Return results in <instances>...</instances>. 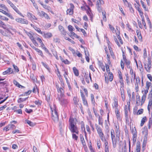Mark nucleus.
<instances>
[{"mask_svg": "<svg viewBox=\"0 0 152 152\" xmlns=\"http://www.w3.org/2000/svg\"><path fill=\"white\" fill-rule=\"evenodd\" d=\"M111 137L112 140V142L113 144V147L114 148L116 147V144L118 141H119L120 140V136L118 137L115 136V133L113 129L111 130Z\"/></svg>", "mask_w": 152, "mask_h": 152, "instance_id": "obj_1", "label": "nucleus"}, {"mask_svg": "<svg viewBox=\"0 0 152 152\" xmlns=\"http://www.w3.org/2000/svg\"><path fill=\"white\" fill-rule=\"evenodd\" d=\"M95 126L99 137L102 141H104L106 139L104 136V134L102 132L101 128L96 124H95Z\"/></svg>", "mask_w": 152, "mask_h": 152, "instance_id": "obj_2", "label": "nucleus"}, {"mask_svg": "<svg viewBox=\"0 0 152 152\" xmlns=\"http://www.w3.org/2000/svg\"><path fill=\"white\" fill-rule=\"evenodd\" d=\"M148 131L147 128H144L143 129V131L142 132V133L144 135V141L143 142L142 145V151H144L145 147H146V142H145V140H147L148 137Z\"/></svg>", "mask_w": 152, "mask_h": 152, "instance_id": "obj_3", "label": "nucleus"}, {"mask_svg": "<svg viewBox=\"0 0 152 152\" xmlns=\"http://www.w3.org/2000/svg\"><path fill=\"white\" fill-rule=\"evenodd\" d=\"M50 108L52 111V118L54 121H57L58 119V113L56 110V108L54 107L53 109H52L51 107Z\"/></svg>", "mask_w": 152, "mask_h": 152, "instance_id": "obj_4", "label": "nucleus"}, {"mask_svg": "<svg viewBox=\"0 0 152 152\" xmlns=\"http://www.w3.org/2000/svg\"><path fill=\"white\" fill-rule=\"evenodd\" d=\"M69 5L70 6V8L67 10L66 14L67 15H72L73 14L75 6L72 3L70 4Z\"/></svg>", "mask_w": 152, "mask_h": 152, "instance_id": "obj_5", "label": "nucleus"}, {"mask_svg": "<svg viewBox=\"0 0 152 152\" xmlns=\"http://www.w3.org/2000/svg\"><path fill=\"white\" fill-rule=\"evenodd\" d=\"M151 58L148 59V63L144 65V67L146 70L148 72H150V69L151 68Z\"/></svg>", "mask_w": 152, "mask_h": 152, "instance_id": "obj_6", "label": "nucleus"}, {"mask_svg": "<svg viewBox=\"0 0 152 152\" xmlns=\"http://www.w3.org/2000/svg\"><path fill=\"white\" fill-rule=\"evenodd\" d=\"M69 129L71 132L78 134V128L77 127L76 125L69 126Z\"/></svg>", "mask_w": 152, "mask_h": 152, "instance_id": "obj_7", "label": "nucleus"}, {"mask_svg": "<svg viewBox=\"0 0 152 152\" xmlns=\"http://www.w3.org/2000/svg\"><path fill=\"white\" fill-rule=\"evenodd\" d=\"M15 20L17 22L20 23H21L28 24V22L27 20L24 18H18L15 19Z\"/></svg>", "mask_w": 152, "mask_h": 152, "instance_id": "obj_8", "label": "nucleus"}, {"mask_svg": "<svg viewBox=\"0 0 152 152\" xmlns=\"http://www.w3.org/2000/svg\"><path fill=\"white\" fill-rule=\"evenodd\" d=\"M77 120L75 118L71 117L69 120V126L76 125Z\"/></svg>", "mask_w": 152, "mask_h": 152, "instance_id": "obj_9", "label": "nucleus"}, {"mask_svg": "<svg viewBox=\"0 0 152 152\" xmlns=\"http://www.w3.org/2000/svg\"><path fill=\"white\" fill-rule=\"evenodd\" d=\"M104 4V1H97L96 4V6L97 9L98 11L100 12L102 10L101 5Z\"/></svg>", "mask_w": 152, "mask_h": 152, "instance_id": "obj_10", "label": "nucleus"}, {"mask_svg": "<svg viewBox=\"0 0 152 152\" xmlns=\"http://www.w3.org/2000/svg\"><path fill=\"white\" fill-rule=\"evenodd\" d=\"M86 6L88 8V10H86V13L90 16L91 21H92L93 15L91 12V11L87 5H86Z\"/></svg>", "mask_w": 152, "mask_h": 152, "instance_id": "obj_11", "label": "nucleus"}, {"mask_svg": "<svg viewBox=\"0 0 152 152\" xmlns=\"http://www.w3.org/2000/svg\"><path fill=\"white\" fill-rule=\"evenodd\" d=\"M0 12L4 14L5 15H6L8 17H9L10 18L12 19H14V18L13 17L12 15L6 12V11L2 9H0Z\"/></svg>", "mask_w": 152, "mask_h": 152, "instance_id": "obj_12", "label": "nucleus"}, {"mask_svg": "<svg viewBox=\"0 0 152 152\" xmlns=\"http://www.w3.org/2000/svg\"><path fill=\"white\" fill-rule=\"evenodd\" d=\"M58 29L61 33L64 35H66V32L65 31L64 28L61 26H58Z\"/></svg>", "mask_w": 152, "mask_h": 152, "instance_id": "obj_13", "label": "nucleus"}, {"mask_svg": "<svg viewBox=\"0 0 152 152\" xmlns=\"http://www.w3.org/2000/svg\"><path fill=\"white\" fill-rule=\"evenodd\" d=\"M10 6L13 9V10L18 14L20 15L21 16L24 17V16L22 15V13L20 12L18 9L13 4L12 5H11Z\"/></svg>", "mask_w": 152, "mask_h": 152, "instance_id": "obj_14", "label": "nucleus"}, {"mask_svg": "<svg viewBox=\"0 0 152 152\" xmlns=\"http://www.w3.org/2000/svg\"><path fill=\"white\" fill-rule=\"evenodd\" d=\"M28 16L29 17V18L30 19L31 21H33V20H37V18L32 13L30 12H28L27 14Z\"/></svg>", "mask_w": 152, "mask_h": 152, "instance_id": "obj_15", "label": "nucleus"}, {"mask_svg": "<svg viewBox=\"0 0 152 152\" xmlns=\"http://www.w3.org/2000/svg\"><path fill=\"white\" fill-rule=\"evenodd\" d=\"M13 72V70L11 68H9L6 71L3 72V75H6L7 74H10Z\"/></svg>", "mask_w": 152, "mask_h": 152, "instance_id": "obj_16", "label": "nucleus"}, {"mask_svg": "<svg viewBox=\"0 0 152 152\" xmlns=\"http://www.w3.org/2000/svg\"><path fill=\"white\" fill-rule=\"evenodd\" d=\"M105 152H109V147L108 141L105 140L104 142Z\"/></svg>", "mask_w": 152, "mask_h": 152, "instance_id": "obj_17", "label": "nucleus"}, {"mask_svg": "<svg viewBox=\"0 0 152 152\" xmlns=\"http://www.w3.org/2000/svg\"><path fill=\"white\" fill-rule=\"evenodd\" d=\"M43 36L45 38H49L53 36V35L50 32L44 33Z\"/></svg>", "mask_w": 152, "mask_h": 152, "instance_id": "obj_18", "label": "nucleus"}, {"mask_svg": "<svg viewBox=\"0 0 152 152\" xmlns=\"http://www.w3.org/2000/svg\"><path fill=\"white\" fill-rule=\"evenodd\" d=\"M141 147L140 142L139 141L137 142L136 147V151L137 152H140Z\"/></svg>", "mask_w": 152, "mask_h": 152, "instance_id": "obj_19", "label": "nucleus"}, {"mask_svg": "<svg viewBox=\"0 0 152 152\" xmlns=\"http://www.w3.org/2000/svg\"><path fill=\"white\" fill-rule=\"evenodd\" d=\"M115 135L117 137H118L119 135L120 136V130L119 126H117L116 125H115Z\"/></svg>", "mask_w": 152, "mask_h": 152, "instance_id": "obj_20", "label": "nucleus"}, {"mask_svg": "<svg viewBox=\"0 0 152 152\" xmlns=\"http://www.w3.org/2000/svg\"><path fill=\"white\" fill-rule=\"evenodd\" d=\"M104 50L105 53L107 54V59L108 61V63L110 64V56L109 54L108 51H107V48H105Z\"/></svg>", "mask_w": 152, "mask_h": 152, "instance_id": "obj_21", "label": "nucleus"}, {"mask_svg": "<svg viewBox=\"0 0 152 152\" xmlns=\"http://www.w3.org/2000/svg\"><path fill=\"white\" fill-rule=\"evenodd\" d=\"M116 34L117 36V37L118 38V40H119V42H120V44L121 45H122L123 44V42L122 40L121 37L119 35L120 32L119 31L116 32Z\"/></svg>", "mask_w": 152, "mask_h": 152, "instance_id": "obj_22", "label": "nucleus"}, {"mask_svg": "<svg viewBox=\"0 0 152 152\" xmlns=\"http://www.w3.org/2000/svg\"><path fill=\"white\" fill-rule=\"evenodd\" d=\"M43 93L44 95H45V96L46 100L48 102H49L50 100V93L48 92L47 95L45 94V92H43Z\"/></svg>", "mask_w": 152, "mask_h": 152, "instance_id": "obj_23", "label": "nucleus"}, {"mask_svg": "<svg viewBox=\"0 0 152 152\" xmlns=\"http://www.w3.org/2000/svg\"><path fill=\"white\" fill-rule=\"evenodd\" d=\"M57 89L58 92L60 93L61 96H63L64 94V91L63 89L61 88H60L58 87H57Z\"/></svg>", "mask_w": 152, "mask_h": 152, "instance_id": "obj_24", "label": "nucleus"}, {"mask_svg": "<svg viewBox=\"0 0 152 152\" xmlns=\"http://www.w3.org/2000/svg\"><path fill=\"white\" fill-rule=\"evenodd\" d=\"M108 47L109 48V50L110 52V55L112 57L113 59H114L115 58V57L114 56L113 51L112 49V48L110 45H108Z\"/></svg>", "mask_w": 152, "mask_h": 152, "instance_id": "obj_25", "label": "nucleus"}, {"mask_svg": "<svg viewBox=\"0 0 152 152\" xmlns=\"http://www.w3.org/2000/svg\"><path fill=\"white\" fill-rule=\"evenodd\" d=\"M85 58H86V60L87 62H89V54L88 51H87V50L86 51L85 50Z\"/></svg>", "mask_w": 152, "mask_h": 152, "instance_id": "obj_26", "label": "nucleus"}, {"mask_svg": "<svg viewBox=\"0 0 152 152\" xmlns=\"http://www.w3.org/2000/svg\"><path fill=\"white\" fill-rule=\"evenodd\" d=\"M73 70L75 75L76 76H78L79 75V73L78 69L74 67L73 68Z\"/></svg>", "mask_w": 152, "mask_h": 152, "instance_id": "obj_27", "label": "nucleus"}, {"mask_svg": "<svg viewBox=\"0 0 152 152\" xmlns=\"http://www.w3.org/2000/svg\"><path fill=\"white\" fill-rule=\"evenodd\" d=\"M43 7L46 10H47L49 11H50L52 13H53V12L51 11V9L50 7L46 4L43 5Z\"/></svg>", "mask_w": 152, "mask_h": 152, "instance_id": "obj_28", "label": "nucleus"}, {"mask_svg": "<svg viewBox=\"0 0 152 152\" xmlns=\"http://www.w3.org/2000/svg\"><path fill=\"white\" fill-rule=\"evenodd\" d=\"M42 17H44L46 19L48 20L50 19V18L48 15L43 11H42Z\"/></svg>", "mask_w": 152, "mask_h": 152, "instance_id": "obj_29", "label": "nucleus"}, {"mask_svg": "<svg viewBox=\"0 0 152 152\" xmlns=\"http://www.w3.org/2000/svg\"><path fill=\"white\" fill-rule=\"evenodd\" d=\"M113 108L116 109L118 108V102L116 100H114V102L112 104Z\"/></svg>", "mask_w": 152, "mask_h": 152, "instance_id": "obj_30", "label": "nucleus"}, {"mask_svg": "<svg viewBox=\"0 0 152 152\" xmlns=\"http://www.w3.org/2000/svg\"><path fill=\"white\" fill-rule=\"evenodd\" d=\"M0 32L1 33L2 35L4 36L7 37L9 35V32L8 31H3L2 30H0Z\"/></svg>", "mask_w": 152, "mask_h": 152, "instance_id": "obj_31", "label": "nucleus"}, {"mask_svg": "<svg viewBox=\"0 0 152 152\" xmlns=\"http://www.w3.org/2000/svg\"><path fill=\"white\" fill-rule=\"evenodd\" d=\"M121 93L122 99L123 101H124L125 100V97L124 90V89L121 90Z\"/></svg>", "mask_w": 152, "mask_h": 152, "instance_id": "obj_32", "label": "nucleus"}, {"mask_svg": "<svg viewBox=\"0 0 152 152\" xmlns=\"http://www.w3.org/2000/svg\"><path fill=\"white\" fill-rule=\"evenodd\" d=\"M147 120V118L146 116H145L142 118L141 120L140 124V126H142L143 125L144 123Z\"/></svg>", "mask_w": 152, "mask_h": 152, "instance_id": "obj_33", "label": "nucleus"}, {"mask_svg": "<svg viewBox=\"0 0 152 152\" xmlns=\"http://www.w3.org/2000/svg\"><path fill=\"white\" fill-rule=\"evenodd\" d=\"M115 112L116 115L117 119H120V115L118 108H116V109H115Z\"/></svg>", "mask_w": 152, "mask_h": 152, "instance_id": "obj_34", "label": "nucleus"}, {"mask_svg": "<svg viewBox=\"0 0 152 152\" xmlns=\"http://www.w3.org/2000/svg\"><path fill=\"white\" fill-rule=\"evenodd\" d=\"M126 64L128 69H129L132 67L130 65V62L129 60H127L125 61Z\"/></svg>", "mask_w": 152, "mask_h": 152, "instance_id": "obj_35", "label": "nucleus"}, {"mask_svg": "<svg viewBox=\"0 0 152 152\" xmlns=\"http://www.w3.org/2000/svg\"><path fill=\"white\" fill-rule=\"evenodd\" d=\"M28 97L25 98H20L18 100V103H20L21 102L25 101L28 98Z\"/></svg>", "mask_w": 152, "mask_h": 152, "instance_id": "obj_36", "label": "nucleus"}, {"mask_svg": "<svg viewBox=\"0 0 152 152\" xmlns=\"http://www.w3.org/2000/svg\"><path fill=\"white\" fill-rule=\"evenodd\" d=\"M73 100L75 105L78 104V102H79V99L77 97H74L73 98Z\"/></svg>", "mask_w": 152, "mask_h": 152, "instance_id": "obj_37", "label": "nucleus"}, {"mask_svg": "<svg viewBox=\"0 0 152 152\" xmlns=\"http://www.w3.org/2000/svg\"><path fill=\"white\" fill-rule=\"evenodd\" d=\"M136 104L137 106L141 105V101L140 100V96H139L137 98Z\"/></svg>", "mask_w": 152, "mask_h": 152, "instance_id": "obj_38", "label": "nucleus"}, {"mask_svg": "<svg viewBox=\"0 0 152 152\" xmlns=\"http://www.w3.org/2000/svg\"><path fill=\"white\" fill-rule=\"evenodd\" d=\"M37 53H38V54L40 55L42 57H44V56L42 52V50H40V49L37 48L35 50Z\"/></svg>", "mask_w": 152, "mask_h": 152, "instance_id": "obj_39", "label": "nucleus"}, {"mask_svg": "<svg viewBox=\"0 0 152 152\" xmlns=\"http://www.w3.org/2000/svg\"><path fill=\"white\" fill-rule=\"evenodd\" d=\"M102 20L104 22H106L107 21L106 17V12H102Z\"/></svg>", "mask_w": 152, "mask_h": 152, "instance_id": "obj_40", "label": "nucleus"}, {"mask_svg": "<svg viewBox=\"0 0 152 152\" xmlns=\"http://www.w3.org/2000/svg\"><path fill=\"white\" fill-rule=\"evenodd\" d=\"M114 40L117 44V45H118V46L119 47H121V45L120 43H119L118 42V38H116L115 36H113Z\"/></svg>", "mask_w": 152, "mask_h": 152, "instance_id": "obj_41", "label": "nucleus"}, {"mask_svg": "<svg viewBox=\"0 0 152 152\" xmlns=\"http://www.w3.org/2000/svg\"><path fill=\"white\" fill-rule=\"evenodd\" d=\"M124 112L125 116L126 118H128V109L127 106L126 105L124 108Z\"/></svg>", "mask_w": 152, "mask_h": 152, "instance_id": "obj_42", "label": "nucleus"}, {"mask_svg": "<svg viewBox=\"0 0 152 152\" xmlns=\"http://www.w3.org/2000/svg\"><path fill=\"white\" fill-rule=\"evenodd\" d=\"M98 121L99 124L102 126L103 125L102 118V117H101L100 116H99Z\"/></svg>", "mask_w": 152, "mask_h": 152, "instance_id": "obj_43", "label": "nucleus"}, {"mask_svg": "<svg viewBox=\"0 0 152 152\" xmlns=\"http://www.w3.org/2000/svg\"><path fill=\"white\" fill-rule=\"evenodd\" d=\"M132 133H133V137H137V132L136 130V129L134 128L133 129L132 131Z\"/></svg>", "mask_w": 152, "mask_h": 152, "instance_id": "obj_44", "label": "nucleus"}, {"mask_svg": "<svg viewBox=\"0 0 152 152\" xmlns=\"http://www.w3.org/2000/svg\"><path fill=\"white\" fill-rule=\"evenodd\" d=\"M151 85V82L147 81L146 83V86L145 87L146 89L148 90L149 87Z\"/></svg>", "mask_w": 152, "mask_h": 152, "instance_id": "obj_45", "label": "nucleus"}, {"mask_svg": "<svg viewBox=\"0 0 152 152\" xmlns=\"http://www.w3.org/2000/svg\"><path fill=\"white\" fill-rule=\"evenodd\" d=\"M152 124V118H150L148 123V128L150 129Z\"/></svg>", "mask_w": 152, "mask_h": 152, "instance_id": "obj_46", "label": "nucleus"}, {"mask_svg": "<svg viewBox=\"0 0 152 152\" xmlns=\"http://www.w3.org/2000/svg\"><path fill=\"white\" fill-rule=\"evenodd\" d=\"M109 26L111 31L113 33H114L116 32V31L115 30L114 28L111 25L109 24Z\"/></svg>", "mask_w": 152, "mask_h": 152, "instance_id": "obj_47", "label": "nucleus"}, {"mask_svg": "<svg viewBox=\"0 0 152 152\" xmlns=\"http://www.w3.org/2000/svg\"><path fill=\"white\" fill-rule=\"evenodd\" d=\"M0 8H1L2 9L7 11H8V8L6 6L2 4H0Z\"/></svg>", "mask_w": 152, "mask_h": 152, "instance_id": "obj_48", "label": "nucleus"}, {"mask_svg": "<svg viewBox=\"0 0 152 152\" xmlns=\"http://www.w3.org/2000/svg\"><path fill=\"white\" fill-rule=\"evenodd\" d=\"M67 101L66 99L62 98L61 100V104L62 105L66 104L67 103Z\"/></svg>", "mask_w": 152, "mask_h": 152, "instance_id": "obj_49", "label": "nucleus"}, {"mask_svg": "<svg viewBox=\"0 0 152 152\" xmlns=\"http://www.w3.org/2000/svg\"><path fill=\"white\" fill-rule=\"evenodd\" d=\"M26 121L27 123L31 126H33L35 125V124L34 123L30 121L27 120Z\"/></svg>", "mask_w": 152, "mask_h": 152, "instance_id": "obj_50", "label": "nucleus"}, {"mask_svg": "<svg viewBox=\"0 0 152 152\" xmlns=\"http://www.w3.org/2000/svg\"><path fill=\"white\" fill-rule=\"evenodd\" d=\"M98 64L99 66H100L101 67L103 71H105V67L104 65L101 62H99Z\"/></svg>", "mask_w": 152, "mask_h": 152, "instance_id": "obj_51", "label": "nucleus"}, {"mask_svg": "<svg viewBox=\"0 0 152 152\" xmlns=\"http://www.w3.org/2000/svg\"><path fill=\"white\" fill-rule=\"evenodd\" d=\"M30 78L31 79L33 82H35L37 81V79L34 76L33 74H31L30 75Z\"/></svg>", "mask_w": 152, "mask_h": 152, "instance_id": "obj_52", "label": "nucleus"}, {"mask_svg": "<svg viewBox=\"0 0 152 152\" xmlns=\"http://www.w3.org/2000/svg\"><path fill=\"white\" fill-rule=\"evenodd\" d=\"M141 3V4L142 5V7L145 10V11H148V9L147 8H146L145 5L144 4V3L143 1H140Z\"/></svg>", "mask_w": 152, "mask_h": 152, "instance_id": "obj_53", "label": "nucleus"}, {"mask_svg": "<svg viewBox=\"0 0 152 152\" xmlns=\"http://www.w3.org/2000/svg\"><path fill=\"white\" fill-rule=\"evenodd\" d=\"M83 104L84 105L86 106L87 107H88V103L86 99V98L82 99Z\"/></svg>", "mask_w": 152, "mask_h": 152, "instance_id": "obj_54", "label": "nucleus"}, {"mask_svg": "<svg viewBox=\"0 0 152 152\" xmlns=\"http://www.w3.org/2000/svg\"><path fill=\"white\" fill-rule=\"evenodd\" d=\"M42 64L43 65V66L46 68L47 69V70L48 71H50V68L48 66V65L46 64L44 62H42Z\"/></svg>", "mask_w": 152, "mask_h": 152, "instance_id": "obj_55", "label": "nucleus"}, {"mask_svg": "<svg viewBox=\"0 0 152 152\" xmlns=\"http://www.w3.org/2000/svg\"><path fill=\"white\" fill-rule=\"evenodd\" d=\"M97 145L98 149H100L101 145V141L99 140H97Z\"/></svg>", "mask_w": 152, "mask_h": 152, "instance_id": "obj_56", "label": "nucleus"}, {"mask_svg": "<svg viewBox=\"0 0 152 152\" xmlns=\"http://www.w3.org/2000/svg\"><path fill=\"white\" fill-rule=\"evenodd\" d=\"M91 97L92 103L93 104H94L95 103V101L94 100V96L93 94H91Z\"/></svg>", "mask_w": 152, "mask_h": 152, "instance_id": "obj_57", "label": "nucleus"}, {"mask_svg": "<svg viewBox=\"0 0 152 152\" xmlns=\"http://www.w3.org/2000/svg\"><path fill=\"white\" fill-rule=\"evenodd\" d=\"M148 92V90L146 89H144L142 91V92L143 93V95L142 96H145L146 97L147 94Z\"/></svg>", "mask_w": 152, "mask_h": 152, "instance_id": "obj_58", "label": "nucleus"}, {"mask_svg": "<svg viewBox=\"0 0 152 152\" xmlns=\"http://www.w3.org/2000/svg\"><path fill=\"white\" fill-rule=\"evenodd\" d=\"M109 80L110 81H112L113 80V76L112 73H110L108 74Z\"/></svg>", "mask_w": 152, "mask_h": 152, "instance_id": "obj_59", "label": "nucleus"}, {"mask_svg": "<svg viewBox=\"0 0 152 152\" xmlns=\"http://www.w3.org/2000/svg\"><path fill=\"white\" fill-rule=\"evenodd\" d=\"M68 28L69 31L70 32V33L73 31V29H74L72 26L71 25H69L68 26Z\"/></svg>", "mask_w": 152, "mask_h": 152, "instance_id": "obj_60", "label": "nucleus"}, {"mask_svg": "<svg viewBox=\"0 0 152 152\" xmlns=\"http://www.w3.org/2000/svg\"><path fill=\"white\" fill-rule=\"evenodd\" d=\"M146 97L144 96H142V97L141 100V105H142L144 102Z\"/></svg>", "mask_w": 152, "mask_h": 152, "instance_id": "obj_61", "label": "nucleus"}, {"mask_svg": "<svg viewBox=\"0 0 152 152\" xmlns=\"http://www.w3.org/2000/svg\"><path fill=\"white\" fill-rule=\"evenodd\" d=\"M143 112V110L142 109H141L138 110L137 113V115H139L142 114Z\"/></svg>", "mask_w": 152, "mask_h": 152, "instance_id": "obj_62", "label": "nucleus"}, {"mask_svg": "<svg viewBox=\"0 0 152 152\" xmlns=\"http://www.w3.org/2000/svg\"><path fill=\"white\" fill-rule=\"evenodd\" d=\"M80 141L82 144L83 145H86L85 142L83 137H80Z\"/></svg>", "mask_w": 152, "mask_h": 152, "instance_id": "obj_63", "label": "nucleus"}, {"mask_svg": "<svg viewBox=\"0 0 152 152\" xmlns=\"http://www.w3.org/2000/svg\"><path fill=\"white\" fill-rule=\"evenodd\" d=\"M72 138L73 139H74L76 141H77L78 139V136L75 134H72Z\"/></svg>", "mask_w": 152, "mask_h": 152, "instance_id": "obj_64", "label": "nucleus"}]
</instances>
